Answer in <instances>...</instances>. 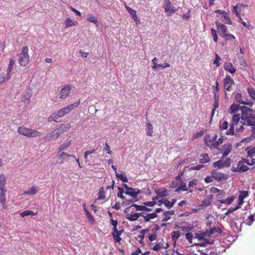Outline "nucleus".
<instances>
[{
    "label": "nucleus",
    "instance_id": "obj_12",
    "mask_svg": "<svg viewBox=\"0 0 255 255\" xmlns=\"http://www.w3.org/2000/svg\"><path fill=\"white\" fill-rule=\"evenodd\" d=\"M62 133V129H59V128H57L53 130L50 133V135L48 136H47V138L50 140H53L57 138Z\"/></svg>",
    "mask_w": 255,
    "mask_h": 255
},
{
    "label": "nucleus",
    "instance_id": "obj_41",
    "mask_svg": "<svg viewBox=\"0 0 255 255\" xmlns=\"http://www.w3.org/2000/svg\"><path fill=\"white\" fill-rule=\"evenodd\" d=\"M206 236H208L207 231L202 233H196L194 239H197L198 241H202Z\"/></svg>",
    "mask_w": 255,
    "mask_h": 255
},
{
    "label": "nucleus",
    "instance_id": "obj_13",
    "mask_svg": "<svg viewBox=\"0 0 255 255\" xmlns=\"http://www.w3.org/2000/svg\"><path fill=\"white\" fill-rule=\"evenodd\" d=\"M249 169V168L244 163V162L239 161L238 163L237 168H234V169H233V171L234 172H242L247 171Z\"/></svg>",
    "mask_w": 255,
    "mask_h": 255
},
{
    "label": "nucleus",
    "instance_id": "obj_48",
    "mask_svg": "<svg viewBox=\"0 0 255 255\" xmlns=\"http://www.w3.org/2000/svg\"><path fill=\"white\" fill-rule=\"evenodd\" d=\"M71 127V124L70 123L66 124H62L61 125V126L59 128V129H61L63 130V132L65 131H66L70 129Z\"/></svg>",
    "mask_w": 255,
    "mask_h": 255
},
{
    "label": "nucleus",
    "instance_id": "obj_54",
    "mask_svg": "<svg viewBox=\"0 0 255 255\" xmlns=\"http://www.w3.org/2000/svg\"><path fill=\"white\" fill-rule=\"evenodd\" d=\"M185 238L190 244H192L193 234L192 233H187L185 234Z\"/></svg>",
    "mask_w": 255,
    "mask_h": 255
},
{
    "label": "nucleus",
    "instance_id": "obj_6",
    "mask_svg": "<svg viewBox=\"0 0 255 255\" xmlns=\"http://www.w3.org/2000/svg\"><path fill=\"white\" fill-rule=\"evenodd\" d=\"M217 138V134H214L212 136L207 134L206 136L205 137L204 141L206 145L209 147L210 149H212L215 148V141Z\"/></svg>",
    "mask_w": 255,
    "mask_h": 255
},
{
    "label": "nucleus",
    "instance_id": "obj_59",
    "mask_svg": "<svg viewBox=\"0 0 255 255\" xmlns=\"http://www.w3.org/2000/svg\"><path fill=\"white\" fill-rule=\"evenodd\" d=\"M204 167L203 164H199L196 166H191L189 168V170H199Z\"/></svg>",
    "mask_w": 255,
    "mask_h": 255
},
{
    "label": "nucleus",
    "instance_id": "obj_52",
    "mask_svg": "<svg viewBox=\"0 0 255 255\" xmlns=\"http://www.w3.org/2000/svg\"><path fill=\"white\" fill-rule=\"evenodd\" d=\"M249 196V192L247 191H241L240 192L239 198L243 199L247 198Z\"/></svg>",
    "mask_w": 255,
    "mask_h": 255
},
{
    "label": "nucleus",
    "instance_id": "obj_21",
    "mask_svg": "<svg viewBox=\"0 0 255 255\" xmlns=\"http://www.w3.org/2000/svg\"><path fill=\"white\" fill-rule=\"evenodd\" d=\"M141 193V191L139 189L133 188L132 190H128V191H125V193L126 195H129L133 198H137V195Z\"/></svg>",
    "mask_w": 255,
    "mask_h": 255
},
{
    "label": "nucleus",
    "instance_id": "obj_10",
    "mask_svg": "<svg viewBox=\"0 0 255 255\" xmlns=\"http://www.w3.org/2000/svg\"><path fill=\"white\" fill-rule=\"evenodd\" d=\"M232 146L231 144L227 143L224 144L220 149L223 155L222 158L226 157L231 151Z\"/></svg>",
    "mask_w": 255,
    "mask_h": 255
},
{
    "label": "nucleus",
    "instance_id": "obj_26",
    "mask_svg": "<svg viewBox=\"0 0 255 255\" xmlns=\"http://www.w3.org/2000/svg\"><path fill=\"white\" fill-rule=\"evenodd\" d=\"M0 202L2 204V207L4 209L6 208L5 204L6 200L5 198L6 190L5 189H0Z\"/></svg>",
    "mask_w": 255,
    "mask_h": 255
},
{
    "label": "nucleus",
    "instance_id": "obj_20",
    "mask_svg": "<svg viewBox=\"0 0 255 255\" xmlns=\"http://www.w3.org/2000/svg\"><path fill=\"white\" fill-rule=\"evenodd\" d=\"M235 99L237 102L241 104L247 105L250 106H252L253 105V102L252 101H250L249 102H244L242 100V95L240 93H237L236 94Z\"/></svg>",
    "mask_w": 255,
    "mask_h": 255
},
{
    "label": "nucleus",
    "instance_id": "obj_29",
    "mask_svg": "<svg viewBox=\"0 0 255 255\" xmlns=\"http://www.w3.org/2000/svg\"><path fill=\"white\" fill-rule=\"evenodd\" d=\"M210 158L207 153H203L200 155L199 162L202 164L208 163L210 161Z\"/></svg>",
    "mask_w": 255,
    "mask_h": 255
},
{
    "label": "nucleus",
    "instance_id": "obj_2",
    "mask_svg": "<svg viewBox=\"0 0 255 255\" xmlns=\"http://www.w3.org/2000/svg\"><path fill=\"white\" fill-rule=\"evenodd\" d=\"M17 132L19 134L28 137H36L40 136L41 134L38 130L28 128L24 126L19 127Z\"/></svg>",
    "mask_w": 255,
    "mask_h": 255
},
{
    "label": "nucleus",
    "instance_id": "obj_17",
    "mask_svg": "<svg viewBox=\"0 0 255 255\" xmlns=\"http://www.w3.org/2000/svg\"><path fill=\"white\" fill-rule=\"evenodd\" d=\"M113 232L112 233V236L114 241L117 243H120L122 239L120 238V236L124 233V230H122L120 231L116 229V230H113Z\"/></svg>",
    "mask_w": 255,
    "mask_h": 255
},
{
    "label": "nucleus",
    "instance_id": "obj_53",
    "mask_svg": "<svg viewBox=\"0 0 255 255\" xmlns=\"http://www.w3.org/2000/svg\"><path fill=\"white\" fill-rule=\"evenodd\" d=\"M13 65H14V61L12 59H10L9 62L8 68L7 69V73H8L9 74H10L11 70L13 67Z\"/></svg>",
    "mask_w": 255,
    "mask_h": 255
},
{
    "label": "nucleus",
    "instance_id": "obj_35",
    "mask_svg": "<svg viewBox=\"0 0 255 255\" xmlns=\"http://www.w3.org/2000/svg\"><path fill=\"white\" fill-rule=\"evenodd\" d=\"M216 233L219 234H221L222 233L221 229L219 227H214L211 229L209 231H207V235L208 236H210Z\"/></svg>",
    "mask_w": 255,
    "mask_h": 255
},
{
    "label": "nucleus",
    "instance_id": "obj_18",
    "mask_svg": "<svg viewBox=\"0 0 255 255\" xmlns=\"http://www.w3.org/2000/svg\"><path fill=\"white\" fill-rule=\"evenodd\" d=\"M248 6L242 4H238L233 7V12L236 14V16H240L241 14H244L242 11L245 9L247 8Z\"/></svg>",
    "mask_w": 255,
    "mask_h": 255
},
{
    "label": "nucleus",
    "instance_id": "obj_60",
    "mask_svg": "<svg viewBox=\"0 0 255 255\" xmlns=\"http://www.w3.org/2000/svg\"><path fill=\"white\" fill-rule=\"evenodd\" d=\"M172 238L174 239H178L180 237L179 231H173L171 233Z\"/></svg>",
    "mask_w": 255,
    "mask_h": 255
},
{
    "label": "nucleus",
    "instance_id": "obj_61",
    "mask_svg": "<svg viewBox=\"0 0 255 255\" xmlns=\"http://www.w3.org/2000/svg\"><path fill=\"white\" fill-rule=\"evenodd\" d=\"M223 142V139L222 138H219L218 140H215V148H218L219 146L222 144Z\"/></svg>",
    "mask_w": 255,
    "mask_h": 255
},
{
    "label": "nucleus",
    "instance_id": "obj_14",
    "mask_svg": "<svg viewBox=\"0 0 255 255\" xmlns=\"http://www.w3.org/2000/svg\"><path fill=\"white\" fill-rule=\"evenodd\" d=\"M80 100H79L77 102L67 105L66 107L61 109L63 111L64 114L65 115L66 114L69 113L71 111L76 108L80 104Z\"/></svg>",
    "mask_w": 255,
    "mask_h": 255
},
{
    "label": "nucleus",
    "instance_id": "obj_31",
    "mask_svg": "<svg viewBox=\"0 0 255 255\" xmlns=\"http://www.w3.org/2000/svg\"><path fill=\"white\" fill-rule=\"evenodd\" d=\"M247 126H250V128L248 129L252 132L251 135L255 139V122L252 123L251 121H247Z\"/></svg>",
    "mask_w": 255,
    "mask_h": 255
},
{
    "label": "nucleus",
    "instance_id": "obj_38",
    "mask_svg": "<svg viewBox=\"0 0 255 255\" xmlns=\"http://www.w3.org/2000/svg\"><path fill=\"white\" fill-rule=\"evenodd\" d=\"M6 183V178L4 174L0 175V189H5V184Z\"/></svg>",
    "mask_w": 255,
    "mask_h": 255
},
{
    "label": "nucleus",
    "instance_id": "obj_47",
    "mask_svg": "<svg viewBox=\"0 0 255 255\" xmlns=\"http://www.w3.org/2000/svg\"><path fill=\"white\" fill-rule=\"evenodd\" d=\"M66 27H69L72 26H75L77 24V22L73 21L71 19L68 18L66 21Z\"/></svg>",
    "mask_w": 255,
    "mask_h": 255
},
{
    "label": "nucleus",
    "instance_id": "obj_1",
    "mask_svg": "<svg viewBox=\"0 0 255 255\" xmlns=\"http://www.w3.org/2000/svg\"><path fill=\"white\" fill-rule=\"evenodd\" d=\"M240 116L239 114H235L233 116L230 128L226 131V134L230 135L237 136L239 132H243L245 129L244 126L246 125L245 123L240 122Z\"/></svg>",
    "mask_w": 255,
    "mask_h": 255
},
{
    "label": "nucleus",
    "instance_id": "obj_46",
    "mask_svg": "<svg viewBox=\"0 0 255 255\" xmlns=\"http://www.w3.org/2000/svg\"><path fill=\"white\" fill-rule=\"evenodd\" d=\"M234 200V197H230L226 199L225 200H220V202L221 203H225L228 205L231 204L233 201Z\"/></svg>",
    "mask_w": 255,
    "mask_h": 255
},
{
    "label": "nucleus",
    "instance_id": "obj_30",
    "mask_svg": "<svg viewBox=\"0 0 255 255\" xmlns=\"http://www.w3.org/2000/svg\"><path fill=\"white\" fill-rule=\"evenodd\" d=\"M168 247H169V245H168V243H166V246L164 247L163 243L159 242L157 244H156L152 248V249L154 251H158L160 250H161V249L167 248Z\"/></svg>",
    "mask_w": 255,
    "mask_h": 255
},
{
    "label": "nucleus",
    "instance_id": "obj_44",
    "mask_svg": "<svg viewBox=\"0 0 255 255\" xmlns=\"http://www.w3.org/2000/svg\"><path fill=\"white\" fill-rule=\"evenodd\" d=\"M247 91L251 99L255 101V89L253 88H248Z\"/></svg>",
    "mask_w": 255,
    "mask_h": 255
},
{
    "label": "nucleus",
    "instance_id": "obj_32",
    "mask_svg": "<svg viewBox=\"0 0 255 255\" xmlns=\"http://www.w3.org/2000/svg\"><path fill=\"white\" fill-rule=\"evenodd\" d=\"M57 157L58 159L60 160L59 163L60 164H63L65 161V157L66 156V153L64 151L58 152V150H57Z\"/></svg>",
    "mask_w": 255,
    "mask_h": 255
},
{
    "label": "nucleus",
    "instance_id": "obj_11",
    "mask_svg": "<svg viewBox=\"0 0 255 255\" xmlns=\"http://www.w3.org/2000/svg\"><path fill=\"white\" fill-rule=\"evenodd\" d=\"M163 7L165 11L169 13H172L176 10V7L171 4L169 0H165L164 1Z\"/></svg>",
    "mask_w": 255,
    "mask_h": 255
},
{
    "label": "nucleus",
    "instance_id": "obj_43",
    "mask_svg": "<svg viewBox=\"0 0 255 255\" xmlns=\"http://www.w3.org/2000/svg\"><path fill=\"white\" fill-rule=\"evenodd\" d=\"M213 165L214 167H217L218 169H221L225 167L223 161L222 160H220L214 162Z\"/></svg>",
    "mask_w": 255,
    "mask_h": 255
},
{
    "label": "nucleus",
    "instance_id": "obj_36",
    "mask_svg": "<svg viewBox=\"0 0 255 255\" xmlns=\"http://www.w3.org/2000/svg\"><path fill=\"white\" fill-rule=\"evenodd\" d=\"M199 242V243H195L194 245L195 246H198L200 247H205L208 244H211L212 243V242H210L209 240L205 238H204L202 241Z\"/></svg>",
    "mask_w": 255,
    "mask_h": 255
},
{
    "label": "nucleus",
    "instance_id": "obj_5",
    "mask_svg": "<svg viewBox=\"0 0 255 255\" xmlns=\"http://www.w3.org/2000/svg\"><path fill=\"white\" fill-rule=\"evenodd\" d=\"M28 48L24 46L22 48L18 57V62L20 66H26L29 61V56L28 54Z\"/></svg>",
    "mask_w": 255,
    "mask_h": 255
},
{
    "label": "nucleus",
    "instance_id": "obj_27",
    "mask_svg": "<svg viewBox=\"0 0 255 255\" xmlns=\"http://www.w3.org/2000/svg\"><path fill=\"white\" fill-rule=\"evenodd\" d=\"M72 141L71 140H69L66 141L65 143H63L61 145H60L59 147L57 148V150H58V152H60L61 151H63V150L67 149L71 145Z\"/></svg>",
    "mask_w": 255,
    "mask_h": 255
},
{
    "label": "nucleus",
    "instance_id": "obj_55",
    "mask_svg": "<svg viewBox=\"0 0 255 255\" xmlns=\"http://www.w3.org/2000/svg\"><path fill=\"white\" fill-rule=\"evenodd\" d=\"M255 155V147H253L247 151V157H253Z\"/></svg>",
    "mask_w": 255,
    "mask_h": 255
},
{
    "label": "nucleus",
    "instance_id": "obj_15",
    "mask_svg": "<svg viewBox=\"0 0 255 255\" xmlns=\"http://www.w3.org/2000/svg\"><path fill=\"white\" fill-rule=\"evenodd\" d=\"M213 195H209L206 197L202 201L200 207L202 209H204L209 206L211 204L212 200H213Z\"/></svg>",
    "mask_w": 255,
    "mask_h": 255
},
{
    "label": "nucleus",
    "instance_id": "obj_23",
    "mask_svg": "<svg viewBox=\"0 0 255 255\" xmlns=\"http://www.w3.org/2000/svg\"><path fill=\"white\" fill-rule=\"evenodd\" d=\"M224 69L231 74H234L236 72V69L234 67L231 62H226L224 64Z\"/></svg>",
    "mask_w": 255,
    "mask_h": 255
},
{
    "label": "nucleus",
    "instance_id": "obj_42",
    "mask_svg": "<svg viewBox=\"0 0 255 255\" xmlns=\"http://www.w3.org/2000/svg\"><path fill=\"white\" fill-rule=\"evenodd\" d=\"M37 212L34 213V212H33L32 211H31V210H26V211H24L20 213L19 214L21 217H24L25 216H29V215H31V216L36 215L37 214Z\"/></svg>",
    "mask_w": 255,
    "mask_h": 255
},
{
    "label": "nucleus",
    "instance_id": "obj_45",
    "mask_svg": "<svg viewBox=\"0 0 255 255\" xmlns=\"http://www.w3.org/2000/svg\"><path fill=\"white\" fill-rule=\"evenodd\" d=\"M239 106L238 105H237L236 104H232L230 108H229V111H230V113H231V114H233V113H236L237 111L239 110Z\"/></svg>",
    "mask_w": 255,
    "mask_h": 255
},
{
    "label": "nucleus",
    "instance_id": "obj_39",
    "mask_svg": "<svg viewBox=\"0 0 255 255\" xmlns=\"http://www.w3.org/2000/svg\"><path fill=\"white\" fill-rule=\"evenodd\" d=\"M105 198H106V196H105V192L104 191V188L103 187H101L99 189V191L98 193V197L97 198V200H104Z\"/></svg>",
    "mask_w": 255,
    "mask_h": 255
},
{
    "label": "nucleus",
    "instance_id": "obj_25",
    "mask_svg": "<svg viewBox=\"0 0 255 255\" xmlns=\"http://www.w3.org/2000/svg\"><path fill=\"white\" fill-rule=\"evenodd\" d=\"M38 191V188L35 186H33L31 187L29 190L27 191H25L23 193V195H34L37 193V192Z\"/></svg>",
    "mask_w": 255,
    "mask_h": 255
},
{
    "label": "nucleus",
    "instance_id": "obj_62",
    "mask_svg": "<svg viewBox=\"0 0 255 255\" xmlns=\"http://www.w3.org/2000/svg\"><path fill=\"white\" fill-rule=\"evenodd\" d=\"M222 37L225 38L226 40H230L231 39H235V37L232 34H227V33L225 35H222Z\"/></svg>",
    "mask_w": 255,
    "mask_h": 255
},
{
    "label": "nucleus",
    "instance_id": "obj_37",
    "mask_svg": "<svg viewBox=\"0 0 255 255\" xmlns=\"http://www.w3.org/2000/svg\"><path fill=\"white\" fill-rule=\"evenodd\" d=\"M125 172L122 171V173L121 174H118L117 172H116V177L118 179H120L123 182H128V179L127 178V176H126V174H124Z\"/></svg>",
    "mask_w": 255,
    "mask_h": 255
},
{
    "label": "nucleus",
    "instance_id": "obj_8",
    "mask_svg": "<svg viewBox=\"0 0 255 255\" xmlns=\"http://www.w3.org/2000/svg\"><path fill=\"white\" fill-rule=\"evenodd\" d=\"M72 89V86L67 85L63 86L60 92V98L65 99L70 94Z\"/></svg>",
    "mask_w": 255,
    "mask_h": 255
},
{
    "label": "nucleus",
    "instance_id": "obj_9",
    "mask_svg": "<svg viewBox=\"0 0 255 255\" xmlns=\"http://www.w3.org/2000/svg\"><path fill=\"white\" fill-rule=\"evenodd\" d=\"M211 174L213 175L214 179L218 181H220L222 180H226L228 178L227 174L218 172L216 170H213Z\"/></svg>",
    "mask_w": 255,
    "mask_h": 255
},
{
    "label": "nucleus",
    "instance_id": "obj_40",
    "mask_svg": "<svg viewBox=\"0 0 255 255\" xmlns=\"http://www.w3.org/2000/svg\"><path fill=\"white\" fill-rule=\"evenodd\" d=\"M10 78V75L8 73L2 74L0 75V85L5 81L8 80Z\"/></svg>",
    "mask_w": 255,
    "mask_h": 255
},
{
    "label": "nucleus",
    "instance_id": "obj_63",
    "mask_svg": "<svg viewBox=\"0 0 255 255\" xmlns=\"http://www.w3.org/2000/svg\"><path fill=\"white\" fill-rule=\"evenodd\" d=\"M96 149H93L91 150H88V151H86L85 152V154H84V157L85 159H87L88 157V156L90 155V154H91L92 153H95L96 152Z\"/></svg>",
    "mask_w": 255,
    "mask_h": 255
},
{
    "label": "nucleus",
    "instance_id": "obj_58",
    "mask_svg": "<svg viewBox=\"0 0 255 255\" xmlns=\"http://www.w3.org/2000/svg\"><path fill=\"white\" fill-rule=\"evenodd\" d=\"M221 60L220 57L217 54L215 55V59L214 61V64L216 65V67H219L220 66V61Z\"/></svg>",
    "mask_w": 255,
    "mask_h": 255
},
{
    "label": "nucleus",
    "instance_id": "obj_19",
    "mask_svg": "<svg viewBox=\"0 0 255 255\" xmlns=\"http://www.w3.org/2000/svg\"><path fill=\"white\" fill-rule=\"evenodd\" d=\"M140 217H143L145 222H148L157 216V215L155 213L147 214L145 212H140Z\"/></svg>",
    "mask_w": 255,
    "mask_h": 255
},
{
    "label": "nucleus",
    "instance_id": "obj_56",
    "mask_svg": "<svg viewBox=\"0 0 255 255\" xmlns=\"http://www.w3.org/2000/svg\"><path fill=\"white\" fill-rule=\"evenodd\" d=\"M211 33H212L214 41L215 42H217L218 41V35H217L216 30L213 28H212L211 29Z\"/></svg>",
    "mask_w": 255,
    "mask_h": 255
},
{
    "label": "nucleus",
    "instance_id": "obj_24",
    "mask_svg": "<svg viewBox=\"0 0 255 255\" xmlns=\"http://www.w3.org/2000/svg\"><path fill=\"white\" fill-rule=\"evenodd\" d=\"M140 213H135L133 214H131L129 213L127 214L126 218L130 221H136L139 217H140Z\"/></svg>",
    "mask_w": 255,
    "mask_h": 255
},
{
    "label": "nucleus",
    "instance_id": "obj_49",
    "mask_svg": "<svg viewBox=\"0 0 255 255\" xmlns=\"http://www.w3.org/2000/svg\"><path fill=\"white\" fill-rule=\"evenodd\" d=\"M118 189L119 190V192L117 194L118 197H119L122 199L125 200L126 197L123 195L124 189L120 187H118Z\"/></svg>",
    "mask_w": 255,
    "mask_h": 255
},
{
    "label": "nucleus",
    "instance_id": "obj_3",
    "mask_svg": "<svg viewBox=\"0 0 255 255\" xmlns=\"http://www.w3.org/2000/svg\"><path fill=\"white\" fill-rule=\"evenodd\" d=\"M223 83L225 98L229 99V95L228 92H230L233 90V87L235 85V83L233 79L229 75L226 76L223 80Z\"/></svg>",
    "mask_w": 255,
    "mask_h": 255
},
{
    "label": "nucleus",
    "instance_id": "obj_22",
    "mask_svg": "<svg viewBox=\"0 0 255 255\" xmlns=\"http://www.w3.org/2000/svg\"><path fill=\"white\" fill-rule=\"evenodd\" d=\"M216 24L219 32L221 33V35L222 37V35H225L227 33V27L222 23H220L219 22L216 21Z\"/></svg>",
    "mask_w": 255,
    "mask_h": 255
},
{
    "label": "nucleus",
    "instance_id": "obj_64",
    "mask_svg": "<svg viewBox=\"0 0 255 255\" xmlns=\"http://www.w3.org/2000/svg\"><path fill=\"white\" fill-rule=\"evenodd\" d=\"M30 96L27 97L26 96L24 95L22 97V101L25 104H28L30 102Z\"/></svg>",
    "mask_w": 255,
    "mask_h": 255
},
{
    "label": "nucleus",
    "instance_id": "obj_16",
    "mask_svg": "<svg viewBox=\"0 0 255 255\" xmlns=\"http://www.w3.org/2000/svg\"><path fill=\"white\" fill-rule=\"evenodd\" d=\"M155 193L160 198L165 197L168 196V191L164 187L156 188L154 190Z\"/></svg>",
    "mask_w": 255,
    "mask_h": 255
},
{
    "label": "nucleus",
    "instance_id": "obj_51",
    "mask_svg": "<svg viewBox=\"0 0 255 255\" xmlns=\"http://www.w3.org/2000/svg\"><path fill=\"white\" fill-rule=\"evenodd\" d=\"M53 117L56 118V119L60 117H63L64 116H65L62 109L59 110L56 113L53 114Z\"/></svg>",
    "mask_w": 255,
    "mask_h": 255
},
{
    "label": "nucleus",
    "instance_id": "obj_7",
    "mask_svg": "<svg viewBox=\"0 0 255 255\" xmlns=\"http://www.w3.org/2000/svg\"><path fill=\"white\" fill-rule=\"evenodd\" d=\"M241 118L243 120H247V121H251L250 120H249L255 119V112L252 109H247L246 111L243 112L240 118Z\"/></svg>",
    "mask_w": 255,
    "mask_h": 255
},
{
    "label": "nucleus",
    "instance_id": "obj_4",
    "mask_svg": "<svg viewBox=\"0 0 255 255\" xmlns=\"http://www.w3.org/2000/svg\"><path fill=\"white\" fill-rule=\"evenodd\" d=\"M159 230L160 227L159 226L155 224L152 227H151L150 229L141 230L140 233L147 234V237L150 241L152 242L156 239L157 231Z\"/></svg>",
    "mask_w": 255,
    "mask_h": 255
},
{
    "label": "nucleus",
    "instance_id": "obj_50",
    "mask_svg": "<svg viewBox=\"0 0 255 255\" xmlns=\"http://www.w3.org/2000/svg\"><path fill=\"white\" fill-rule=\"evenodd\" d=\"M157 59L156 57H154L152 60V64L153 65L152 66V68L153 69H155L157 68L158 67L160 68V66H162V64H159L157 63Z\"/></svg>",
    "mask_w": 255,
    "mask_h": 255
},
{
    "label": "nucleus",
    "instance_id": "obj_34",
    "mask_svg": "<svg viewBox=\"0 0 255 255\" xmlns=\"http://www.w3.org/2000/svg\"><path fill=\"white\" fill-rule=\"evenodd\" d=\"M145 127L146 134L149 136H152L153 133V127L151 124L150 122H148Z\"/></svg>",
    "mask_w": 255,
    "mask_h": 255
},
{
    "label": "nucleus",
    "instance_id": "obj_33",
    "mask_svg": "<svg viewBox=\"0 0 255 255\" xmlns=\"http://www.w3.org/2000/svg\"><path fill=\"white\" fill-rule=\"evenodd\" d=\"M180 191H187L188 188L186 186V183L183 182H182L180 183L178 188L176 189L175 190V192H179Z\"/></svg>",
    "mask_w": 255,
    "mask_h": 255
},
{
    "label": "nucleus",
    "instance_id": "obj_57",
    "mask_svg": "<svg viewBox=\"0 0 255 255\" xmlns=\"http://www.w3.org/2000/svg\"><path fill=\"white\" fill-rule=\"evenodd\" d=\"M229 127V123L227 121H224L222 123H220V128L223 130L227 129Z\"/></svg>",
    "mask_w": 255,
    "mask_h": 255
},
{
    "label": "nucleus",
    "instance_id": "obj_28",
    "mask_svg": "<svg viewBox=\"0 0 255 255\" xmlns=\"http://www.w3.org/2000/svg\"><path fill=\"white\" fill-rule=\"evenodd\" d=\"M134 207L136 208L137 211H144V209H146V206L145 205H138L135 204L131 205L130 206L127 207L125 210V212H128L131 207Z\"/></svg>",
    "mask_w": 255,
    "mask_h": 255
}]
</instances>
